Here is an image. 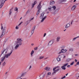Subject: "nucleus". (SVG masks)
I'll return each instance as SVG.
<instances>
[{"mask_svg": "<svg viewBox=\"0 0 79 79\" xmlns=\"http://www.w3.org/2000/svg\"><path fill=\"white\" fill-rule=\"evenodd\" d=\"M7 50L6 49L4 50L3 52H2L0 56H2V55H3V57L1 59V61H3L5 60V58H8L11 55L12 52H13V50H11V52L7 54Z\"/></svg>", "mask_w": 79, "mask_h": 79, "instance_id": "1", "label": "nucleus"}, {"mask_svg": "<svg viewBox=\"0 0 79 79\" xmlns=\"http://www.w3.org/2000/svg\"><path fill=\"white\" fill-rule=\"evenodd\" d=\"M23 40L21 38H18L17 39V41L15 42V46L14 48L15 50H17L19 46L23 45Z\"/></svg>", "mask_w": 79, "mask_h": 79, "instance_id": "2", "label": "nucleus"}, {"mask_svg": "<svg viewBox=\"0 0 79 79\" xmlns=\"http://www.w3.org/2000/svg\"><path fill=\"white\" fill-rule=\"evenodd\" d=\"M48 10L50 13H55L56 11V7L55 6H49L48 7Z\"/></svg>", "mask_w": 79, "mask_h": 79, "instance_id": "3", "label": "nucleus"}, {"mask_svg": "<svg viewBox=\"0 0 79 79\" xmlns=\"http://www.w3.org/2000/svg\"><path fill=\"white\" fill-rule=\"evenodd\" d=\"M59 68V67L57 66L56 67L54 68L53 69V72L52 73V75H54L55 74V73H56V72H58L60 70V69H58L57 70H55L56 68Z\"/></svg>", "mask_w": 79, "mask_h": 79, "instance_id": "4", "label": "nucleus"}, {"mask_svg": "<svg viewBox=\"0 0 79 79\" xmlns=\"http://www.w3.org/2000/svg\"><path fill=\"white\" fill-rule=\"evenodd\" d=\"M45 74H46V73L45 72L43 73L42 74H41L39 75L40 79H44V77H45Z\"/></svg>", "mask_w": 79, "mask_h": 79, "instance_id": "5", "label": "nucleus"}, {"mask_svg": "<svg viewBox=\"0 0 79 79\" xmlns=\"http://www.w3.org/2000/svg\"><path fill=\"white\" fill-rule=\"evenodd\" d=\"M41 8L42 6H41V2H40L39 3V4L37 7V8L38 10H41Z\"/></svg>", "mask_w": 79, "mask_h": 79, "instance_id": "6", "label": "nucleus"}, {"mask_svg": "<svg viewBox=\"0 0 79 79\" xmlns=\"http://www.w3.org/2000/svg\"><path fill=\"white\" fill-rule=\"evenodd\" d=\"M54 43V40H51L49 42L48 45L49 46H51Z\"/></svg>", "mask_w": 79, "mask_h": 79, "instance_id": "7", "label": "nucleus"}, {"mask_svg": "<svg viewBox=\"0 0 79 79\" xmlns=\"http://www.w3.org/2000/svg\"><path fill=\"white\" fill-rule=\"evenodd\" d=\"M5 29H3V30L2 32V34L1 36H0V38H2V37L4 35H5Z\"/></svg>", "mask_w": 79, "mask_h": 79, "instance_id": "8", "label": "nucleus"}, {"mask_svg": "<svg viewBox=\"0 0 79 79\" xmlns=\"http://www.w3.org/2000/svg\"><path fill=\"white\" fill-rule=\"evenodd\" d=\"M44 14H45V12H43L40 15V19H42L43 18H44Z\"/></svg>", "mask_w": 79, "mask_h": 79, "instance_id": "9", "label": "nucleus"}, {"mask_svg": "<svg viewBox=\"0 0 79 79\" xmlns=\"http://www.w3.org/2000/svg\"><path fill=\"white\" fill-rule=\"evenodd\" d=\"M60 39H61V37H60V36L57 37L56 38V42H60Z\"/></svg>", "mask_w": 79, "mask_h": 79, "instance_id": "10", "label": "nucleus"}, {"mask_svg": "<svg viewBox=\"0 0 79 79\" xmlns=\"http://www.w3.org/2000/svg\"><path fill=\"white\" fill-rule=\"evenodd\" d=\"M35 26H34L33 27L32 30L31 31L32 35L34 33V31H35Z\"/></svg>", "mask_w": 79, "mask_h": 79, "instance_id": "11", "label": "nucleus"}, {"mask_svg": "<svg viewBox=\"0 0 79 79\" xmlns=\"http://www.w3.org/2000/svg\"><path fill=\"white\" fill-rule=\"evenodd\" d=\"M37 3V2L36 1H35L33 3H32L31 4V6H32V8H34V6L35 5V4Z\"/></svg>", "mask_w": 79, "mask_h": 79, "instance_id": "12", "label": "nucleus"}, {"mask_svg": "<svg viewBox=\"0 0 79 79\" xmlns=\"http://www.w3.org/2000/svg\"><path fill=\"white\" fill-rule=\"evenodd\" d=\"M71 26V24L69 23H67V24L65 26V28H68V27H69Z\"/></svg>", "mask_w": 79, "mask_h": 79, "instance_id": "13", "label": "nucleus"}, {"mask_svg": "<svg viewBox=\"0 0 79 79\" xmlns=\"http://www.w3.org/2000/svg\"><path fill=\"white\" fill-rule=\"evenodd\" d=\"M47 18V16H45L44 18H43L41 20V23H43L44 22V21Z\"/></svg>", "mask_w": 79, "mask_h": 79, "instance_id": "14", "label": "nucleus"}, {"mask_svg": "<svg viewBox=\"0 0 79 79\" xmlns=\"http://www.w3.org/2000/svg\"><path fill=\"white\" fill-rule=\"evenodd\" d=\"M55 4V2L54 1H51L50 2V5H53Z\"/></svg>", "mask_w": 79, "mask_h": 79, "instance_id": "15", "label": "nucleus"}, {"mask_svg": "<svg viewBox=\"0 0 79 79\" xmlns=\"http://www.w3.org/2000/svg\"><path fill=\"white\" fill-rule=\"evenodd\" d=\"M44 69L46 70V71H50V68L46 67L44 68Z\"/></svg>", "mask_w": 79, "mask_h": 79, "instance_id": "16", "label": "nucleus"}, {"mask_svg": "<svg viewBox=\"0 0 79 79\" xmlns=\"http://www.w3.org/2000/svg\"><path fill=\"white\" fill-rule=\"evenodd\" d=\"M60 56V55H59L58 57L56 58L57 61L58 62L60 61H61V58L59 57Z\"/></svg>", "mask_w": 79, "mask_h": 79, "instance_id": "17", "label": "nucleus"}, {"mask_svg": "<svg viewBox=\"0 0 79 79\" xmlns=\"http://www.w3.org/2000/svg\"><path fill=\"white\" fill-rule=\"evenodd\" d=\"M30 22H31L30 20H27L25 22V24H26V25H27V24L30 23Z\"/></svg>", "mask_w": 79, "mask_h": 79, "instance_id": "18", "label": "nucleus"}, {"mask_svg": "<svg viewBox=\"0 0 79 79\" xmlns=\"http://www.w3.org/2000/svg\"><path fill=\"white\" fill-rule=\"evenodd\" d=\"M34 50H32L31 53V56L32 57L33 56V54H34Z\"/></svg>", "mask_w": 79, "mask_h": 79, "instance_id": "19", "label": "nucleus"}, {"mask_svg": "<svg viewBox=\"0 0 79 79\" xmlns=\"http://www.w3.org/2000/svg\"><path fill=\"white\" fill-rule=\"evenodd\" d=\"M76 7L77 6H73L72 8V10H75V8H76Z\"/></svg>", "mask_w": 79, "mask_h": 79, "instance_id": "20", "label": "nucleus"}, {"mask_svg": "<svg viewBox=\"0 0 79 79\" xmlns=\"http://www.w3.org/2000/svg\"><path fill=\"white\" fill-rule=\"evenodd\" d=\"M1 3H2L0 5V8H2V6H3V5H4V3H3V2H1Z\"/></svg>", "mask_w": 79, "mask_h": 79, "instance_id": "21", "label": "nucleus"}, {"mask_svg": "<svg viewBox=\"0 0 79 79\" xmlns=\"http://www.w3.org/2000/svg\"><path fill=\"white\" fill-rule=\"evenodd\" d=\"M61 68L62 69H63L64 70H65V69H66V68L64 65L63 66H61Z\"/></svg>", "mask_w": 79, "mask_h": 79, "instance_id": "22", "label": "nucleus"}, {"mask_svg": "<svg viewBox=\"0 0 79 79\" xmlns=\"http://www.w3.org/2000/svg\"><path fill=\"white\" fill-rule=\"evenodd\" d=\"M63 50H64V49H61L60 51H61L59 52V54H61V53H63Z\"/></svg>", "mask_w": 79, "mask_h": 79, "instance_id": "23", "label": "nucleus"}, {"mask_svg": "<svg viewBox=\"0 0 79 79\" xmlns=\"http://www.w3.org/2000/svg\"><path fill=\"white\" fill-rule=\"evenodd\" d=\"M40 13V10H38V11H37V12L36 13V15H37V16H38Z\"/></svg>", "mask_w": 79, "mask_h": 79, "instance_id": "24", "label": "nucleus"}, {"mask_svg": "<svg viewBox=\"0 0 79 79\" xmlns=\"http://www.w3.org/2000/svg\"><path fill=\"white\" fill-rule=\"evenodd\" d=\"M69 52H73V50L72 48H70L69 49Z\"/></svg>", "mask_w": 79, "mask_h": 79, "instance_id": "25", "label": "nucleus"}, {"mask_svg": "<svg viewBox=\"0 0 79 79\" xmlns=\"http://www.w3.org/2000/svg\"><path fill=\"white\" fill-rule=\"evenodd\" d=\"M8 0H0V2H3V3H5V1H7Z\"/></svg>", "mask_w": 79, "mask_h": 79, "instance_id": "26", "label": "nucleus"}, {"mask_svg": "<svg viewBox=\"0 0 79 79\" xmlns=\"http://www.w3.org/2000/svg\"><path fill=\"white\" fill-rule=\"evenodd\" d=\"M61 58H65V57H66V56L64 55H62L61 56Z\"/></svg>", "mask_w": 79, "mask_h": 79, "instance_id": "27", "label": "nucleus"}, {"mask_svg": "<svg viewBox=\"0 0 79 79\" xmlns=\"http://www.w3.org/2000/svg\"><path fill=\"white\" fill-rule=\"evenodd\" d=\"M75 77H79V73H77L75 75Z\"/></svg>", "mask_w": 79, "mask_h": 79, "instance_id": "28", "label": "nucleus"}, {"mask_svg": "<svg viewBox=\"0 0 79 79\" xmlns=\"http://www.w3.org/2000/svg\"><path fill=\"white\" fill-rule=\"evenodd\" d=\"M44 58V56H40L39 59L40 60H41V59H42Z\"/></svg>", "mask_w": 79, "mask_h": 79, "instance_id": "29", "label": "nucleus"}, {"mask_svg": "<svg viewBox=\"0 0 79 79\" xmlns=\"http://www.w3.org/2000/svg\"><path fill=\"white\" fill-rule=\"evenodd\" d=\"M64 51H63V53H66V52H67V50L66 49H65L64 50Z\"/></svg>", "mask_w": 79, "mask_h": 79, "instance_id": "30", "label": "nucleus"}, {"mask_svg": "<svg viewBox=\"0 0 79 79\" xmlns=\"http://www.w3.org/2000/svg\"><path fill=\"white\" fill-rule=\"evenodd\" d=\"M71 60V59H69V58H68L67 60V62H69V61H70Z\"/></svg>", "mask_w": 79, "mask_h": 79, "instance_id": "31", "label": "nucleus"}, {"mask_svg": "<svg viewBox=\"0 0 79 79\" xmlns=\"http://www.w3.org/2000/svg\"><path fill=\"white\" fill-rule=\"evenodd\" d=\"M63 65L65 66V67H66V66H67V65H68V63H67L66 64H64Z\"/></svg>", "mask_w": 79, "mask_h": 79, "instance_id": "32", "label": "nucleus"}, {"mask_svg": "<svg viewBox=\"0 0 79 79\" xmlns=\"http://www.w3.org/2000/svg\"><path fill=\"white\" fill-rule=\"evenodd\" d=\"M50 75H51V73L50 72H48L47 74V76H50Z\"/></svg>", "mask_w": 79, "mask_h": 79, "instance_id": "33", "label": "nucleus"}, {"mask_svg": "<svg viewBox=\"0 0 79 79\" xmlns=\"http://www.w3.org/2000/svg\"><path fill=\"white\" fill-rule=\"evenodd\" d=\"M5 64H6V63L5 62H4V63H3L2 65L3 66H5Z\"/></svg>", "mask_w": 79, "mask_h": 79, "instance_id": "34", "label": "nucleus"}, {"mask_svg": "<svg viewBox=\"0 0 79 79\" xmlns=\"http://www.w3.org/2000/svg\"><path fill=\"white\" fill-rule=\"evenodd\" d=\"M40 50H41L42 51H43L44 50V47H42V48H40Z\"/></svg>", "mask_w": 79, "mask_h": 79, "instance_id": "35", "label": "nucleus"}, {"mask_svg": "<svg viewBox=\"0 0 79 79\" xmlns=\"http://www.w3.org/2000/svg\"><path fill=\"white\" fill-rule=\"evenodd\" d=\"M74 62L73 61L72 62V63L70 64V65H71V66H72V65H73V64H74Z\"/></svg>", "mask_w": 79, "mask_h": 79, "instance_id": "36", "label": "nucleus"}, {"mask_svg": "<svg viewBox=\"0 0 79 79\" xmlns=\"http://www.w3.org/2000/svg\"><path fill=\"white\" fill-rule=\"evenodd\" d=\"M34 17H33V18H31L29 20H30V21H31L32 20H33V19H34Z\"/></svg>", "mask_w": 79, "mask_h": 79, "instance_id": "37", "label": "nucleus"}, {"mask_svg": "<svg viewBox=\"0 0 79 79\" xmlns=\"http://www.w3.org/2000/svg\"><path fill=\"white\" fill-rule=\"evenodd\" d=\"M66 2V0H61V2Z\"/></svg>", "mask_w": 79, "mask_h": 79, "instance_id": "38", "label": "nucleus"}, {"mask_svg": "<svg viewBox=\"0 0 79 79\" xmlns=\"http://www.w3.org/2000/svg\"><path fill=\"white\" fill-rule=\"evenodd\" d=\"M18 8L16 7L15 9V11H18Z\"/></svg>", "mask_w": 79, "mask_h": 79, "instance_id": "39", "label": "nucleus"}, {"mask_svg": "<svg viewBox=\"0 0 79 79\" xmlns=\"http://www.w3.org/2000/svg\"><path fill=\"white\" fill-rule=\"evenodd\" d=\"M19 26H16V27H15V29H19V27H18Z\"/></svg>", "mask_w": 79, "mask_h": 79, "instance_id": "40", "label": "nucleus"}, {"mask_svg": "<svg viewBox=\"0 0 79 79\" xmlns=\"http://www.w3.org/2000/svg\"><path fill=\"white\" fill-rule=\"evenodd\" d=\"M22 23H23V22H21L18 25V26H20V25H21V24Z\"/></svg>", "mask_w": 79, "mask_h": 79, "instance_id": "41", "label": "nucleus"}, {"mask_svg": "<svg viewBox=\"0 0 79 79\" xmlns=\"http://www.w3.org/2000/svg\"><path fill=\"white\" fill-rule=\"evenodd\" d=\"M9 15H11V10L9 11Z\"/></svg>", "mask_w": 79, "mask_h": 79, "instance_id": "42", "label": "nucleus"}, {"mask_svg": "<svg viewBox=\"0 0 79 79\" xmlns=\"http://www.w3.org/2000/svg\"><path fill=\"white\" fill-rule=\"evenodd\" d=\"M38 47H36L34 48V49L35 50H37V49H38Z\"/></svg>", "mask_w": 79, "mask_h": 79, "instance_id": "43", "label": "nucleus"}, {"mask_svg": "<svg viewBox=\"0 0 79 79\" xmlns=\"http://www.w3.org/2000/svg\"><path fill=\"white\" fill-rule=\"evenodd\" d=\"M24 76V74H22L21 75V76H20V77H23V76Z\"/></svg>", "mask_w": 79, "mask_h": 79, "instance_id": "44", "label": "nucleus"}, {"mask_svg": "<svg viewBox=\"0 0 79 79\" xmlns=\"http://www.w3.org/2000/svg\"><path fill=\"white\" fill-rule=\"evenodd\" d=\"M3 29V26H2H2H1V30H2V29Z\"/></svg>", "mask_w": 79, "mask_h": 79, "instance_id": "45", "label": "nucleus"}, {"mask_svg": "<svg viewBox=\"0 0 79 79\" xmlns=\"http://www.w3.org/2000/svg\"><path fill=\"white\" fill-rule=\"evenodd\" d=\"M29 10H28L27 12L26 13V14H27V13H29Z\"/></svg>", "mask_w": 79, "mask_h": 79, "instance_id": "46", "label": "nucleus"}, {"mask_svg": "<svg viewBox=\"0 0 79 79\" xmlns=\"http://www.w3.org/2000/svg\"><path fill=\"white\" fill-rule=\"evenodd\" d=\"M79 65V61H78L77 63V65Z\"/></svg>", "mask_w": 79, "mask_h": 79, "instance_id": "47", "label": "nucleus"}, {"mask_svg": "<svg viewBox=\"0 0 79 79\" xmlns=\"http://www.w3.org/2000/svg\"><path fill=\"white\" fill-rule=\"evenodd\" d=\"M45 35H46V33H45L44 34V37H45Z\"/></svg>", "mask_w": 79, "mask_h": 79, "instance_id": "48", "label": "nucleus"}, {"mask_svg": "<svg viewBox=\"0 0 79 79\" xmlns=\"http://www.w3.org/2000/svg\"><path fill=\"white\" fill-rule=\"evenodd\" d=\"M78 54H76L75 55V56H78Z\"/></svg>", "mask_w": 79, "mask_h": 79, "instance_id": "49", "label": "nucleus"}, {"mask_svg": "<svg viewBox=\"0 0 79 79\" xmlns=\"http://www.w3.org/2000/svg\"><path fill=\"white\" fill-rule=\"evenodd\" d=\"M70 66H71L70 65H68L67 66V67H68V68H69V67H70Z\"/></svg>", "mask_w": 79, "mask_h": 79, "instance_id": "50", "label": "nucleus"}, {"mask_svg": "<svg viewBox=\"0 0 79 79\" xmlns=\"http://www.w3.org/2000/svg\"><path fill=\"white\" fill-rule=\"evenodd\" d=\"M31 67H32L31 66H30L29 68V69H31Z\"/></svg>", "mask_w": 79, "mask_h": 79, "instance_id": "51", "label": "nucleus"}, {"mask_svg": "<svg viewBox=\"0 0 79 79\" xmlns=\"http://www.w3.org/2000/svg\"><path fill=\"white\" fill-rule=\"evenodd\" d=\"M34 45V44L32 43L31 44V45H32V46H33V45Z\"/></svg>", "mask_w": 79, "mask_h": 79, "instance_id": "52", "label": "nucleus"}, {"mask_svg": "<svg viewBox=\"0 0 79 79\" xmlns=\"http://www.w3.org/2000/svg\"><path fill=\"white\" fill-rule=\"evenodd\" d=\"M75 61L76 62H77V60L76 59H75Z\"/></svg>", "mask_w": 79, "mask_h": 79, "instance_id": "53", "label": "nucleus"}, {"mask_svg": "<svg viewBox=\"0 0 79 79\" xmlns=\"http://www.w3.org/2000/svg\"><path fill=\"white\" fill-rule=\"evenodd\" d=\"M2 62H3V61H1V62H0V65H1V63H2Z\"/></svg>", "mask_w": 79, "mask_h": 79, "instance_id": "54", "label": "nucleus"}, {"mask_svg": "<svg viewBox=\"0 0 79 79\" xmlns=\"http://www.w3.org/2000/svg\"><path fill=\"white\" fill-rule=\"evenodd\" d=\"M73 21H71V25H72V24H73Z\"/></svg>", "mask_w": 79, "mask_h": 79, "instance_id": "55", "label": "nucleus"}, {"mask_svg": "<svg viewBox=\"0 0 79 79\" xmlns=\"http://www.w3.org/2000/svg\"><path fill=\"white\" fill-rule=\"evenodd\" d=\"M76 0H74V1H73V2H76Z\"/></svg>", "mask_w": 79, "mask_h": 79, "instance_id": "56", "label": "nucleus"}, {"mask_svg": "<svg viewBox=\"0 0 79 79\" xmlns=\"http://www.w3.org/2000/svg\"><path fill=\"white\" fill-rule=\"evenodd\" d=\"M21 19H22V17H21L20 19V20H21Z\"/></svg>", "mask_w": 79, "mask_h": 79, "instance_id": "57", "label": "nucleus"}, {"mask_svg": "<svg viewBox=\"0 0 79 79\" xmlns=\"http://www.w3.org/2000/svg\"><path fill=\"white\" fill-rule=\"evenodd\" d=\"M68 73H67V74H66V76H68Z\"/></svg>", "mask_w": 79, "mask_h": 79, "instance_id": "58", "label": "nucleus"}, {"mask_svg": "<svg viewBox=\"0 0 79 79\" xmlns=\"http://www.w3.org/2000/svg\"><path fill=\"white\" fill-rule=\"evenodd\" d=\"M77 66V64H75V66Z\"/></svg>", "mask_w": 79, "mask_h": 79, "instance_id": "59", "label": "nucleus"}, {"mask_svg": "<svg viewBox=\"0 0 79 79\" xmlns=\"http://www.w3.org/2000/svg\"><path fill=\"white\" fill-rule=\"evenodd\" d=\"M66 29H65L64 30V31H66Z\"/></svg>", "mask_w": 79, "mask_h": 79, "instance_id": "60", "label": "nucleus"}, {"mask_svg": "<svg viewBox=\"0 0 79 79\" xmlns=\"http://www.w3.org/2000/svg\"><path fill=\"white\" fill-rule=\"evenodd\" d=\"M47 13H49V12H47Z\"/></svg>", "mask_w": 79, "mask_h": 79, "instance_id": "61", "label": "nucleus"}, {"mask_svg": "<svg viewBox=\"0 0 79 79\" xmlns=\"http://www.w3.org/2000/svg\"><path fill=\"white\" fill-rule=\"evenodd\" d=\"M5 74H7V72H6Z\"/></svg>", "mask_w": 79, "mask_h": 79, "instance_id": "62", "label": "nucleus"}, {"mask_svg": "<svg viewBox=\"0 0 79 79\" xmlns=\"http://www.w3.org/2000/svg\"><path fill=\"white\" fill-rule=\"evenodd\" d=\"M23 2H25V0H23Z\"/></svg>", "mask_w": 79, "mask_h": 79, "instance_id": "63", "label": "nucleus"}, {"mask_svg": "<svg viewBox=\"0 0 79 79\" xmlns=\"http://www.w3.org/2000/svg\"><path fill=\"white\" fill-rule=\"evenodd\" d=\"M47 58H46L45 59H47Z\"/></svg>", "mask_w": 79, "mask_h": 79, "instance_id": "64", "label": "nucleus"}]
</instances>
